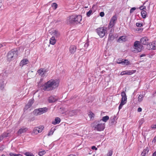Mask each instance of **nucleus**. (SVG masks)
I'll list each match as a JSON object with an SVG mask.
<instances>
[{"mask_svg":"<svg viewBox=\"0 0 156 156\" xmlns=\"http://www.w3.org/2000/svg\"><path fill=\"white\" fill-rule=\"evenodd\" d=\"M58 80L51 79L41 86V89L44 91H50L54 89L59 85Z\"/></svg>","mask_w":156,"mask_h":156,"instance_id":"f257e3e1","label":"nucleus"},{"mask_svg":"<svg viewBox=\"0 0 156 156\" xmlns=\"http://www.w3.org/2000/svg\"><path fill=\"white\" fill-rule=\"evenodd\" d=\"M82 20V16L80 15H74L69 17L66 21L68 24H75L80 23Z\"/></svg>","mask_w":156,"mask_h":156,"instance_id":"f03ea898","label":"nucleus"},{"mask_svg":"<svg viewBox=\"0 0 156 156\" xmlns=\"http://www.w3.org/2000/svg\"><path fill=\"white\" fill-rule=\"evenodd\" d=\"M18 51L16 49H12L9 51L7 55V60L10 61L12 59L16 58L18 56Z\"/></svg>","mask_w":156,"mask_h":156,"instance_id":"7ed1b4c3","label":"nucleus"},{"mask_svg":"<svg viewBox=\"0 0 156 156\" xmlns=\"http://www.w3.org/2000/svg\"><path fill=\"white\" fill-rule=\"evenodd\" d=\"M100 121H95L94 122V130H96L98 131H101L104 130L105 128V123H98Z\"/></svg>","mask_w":156,"mask_h":156,"instance_id":"20e7f679","label":"nucleus"},{"mask_svg":"<svg viewBox=\"0 0 156 156\" xmlns=\"http://www.w3.org/2000/svg\"><path fill=\"white\" fill-rule=\"evenodd\" d=\"M97 33L100 37H103L107 33V28L105 27H99L96 30Z\"/></svg>","mask_w":156,"mask_h":156,"instance_id":"39448f33","label":"nucleus"},{"mask_svg":"<svg viewBox=\"0 0 156 156\" xmlns=\"http://www.w3.org/2000/svg\"><path fill=\"white\" fill-rule=\"evenodd\" d=\"M140 42L143 45H147V48H148V45L150 46L151 44L152 45V43L150 42L148 38L147 37H144L140 39Z\"/></svg>","mask_w":156,"mask_h":156,"instance_id":"423d86ee","label":"nucleus"},{"mask_svg":"<svg viewBox=\"0 0 156 156\" xmlns=\"http://www.w3.org/2000/svg\"><path fill=\"white\" fill-rule=\"evenodd\" d=\"M117 19V17L116 15L113 16L111 18L108 26L109 28H112L115 25L116 23Z\"/></svg>","mask_w":156,"mask_h":156,"instance_id":"0eeeda50","label":"nucleus"},{"mask_svg":"<svg viewBox=\"0 0 156 156\" xmlns=\"http://www.w3.org/2000/svg\"><path fill=\"white\" fill-rule=\"evenodd\" d=\"M139 42V41H136L134 44V48L136 50L137 52H140L143 47L142 45L140 44Z\"/></svg>","mask_w":156,"mask_h":156,"instance_id":"6e6552de","label":"nucleus"},{"mask_svg":"<svg viewBox=\"0 0 156 156\" xmlns=\"http://www.w3.org/2000/svg\"><path fill=\"white\" fill-rule=\"evenodd\" d=\"M44 128V127L42 126L35 127L33 130L32 133L37 134L39 133H41L43 130Z\"/></svg>","mask_w":156,"mask_h":156,"instance_id":"1a4fd4ad","label":"nucleus"},{"mask_svg":"<svg viewBox=\"0 0 156 156\" xmlns=\"http://www.w3.org/2000/svg\"><path fill=\"white\" fill-rule=\"evenodd\" d=\"M136 71L135 70L124 71L120 73V75H131L135 73Z\"/></svg>","mask_w":156,"mask_h":156,"instance_id":"9d476101","label":"nucleus"},{"mask_svg":"<svg viewBox=\"0 0 156 156\" xmlns=\"http://www.w3.org/2000/svg\"><path fill=\"white\" fill-rule=\"evenodd\" d=\"M55 97L51 96L48 99V101L49 103H53L57 100V99L55 98Z\"/></svg>","mask_w":156,"mask_h":156,"instance_id":"9b49d317","label":"nucleus"},{"mask_svg":"<svg viewBox=\"0 0 156 156\" xmlns=\"http://www.w3.org/2000/svg\"><path fill=\"white\" fill-rule=\"evenodd\" d=\"M51 34L52 35V36H55V38L56 39L58 38L60 36L59 33L56 30H54Z\"/></svg>","mask_w":156,"mask_h":156,"instance_id":"f8f14e48","label":"nucleus"},{"mask_svg":"<svg viewBox=\"0 0 156 156\" xmlns=\"http://www.w3.org/2000/svg\"><path fill=\"white\" fill-rule=\"evenodd\" d=\"M4 82L3 78L0 79V90H2L4 88L5 84Z\"/></svg>","mask_w":156,"mask_h":156,"instance_id":"ddd939ff","label":"nucleus"},{"mask_svg":"<svg viewBox=\"0 0 156 156\" xmlns=\"http://www.w3.org/2000/svg\"><path fill=\"white\" fill-rule=\"evenodd\" d=\"M126 37L125 36H120L118 40V42H123L126 41Z\"/></svg>","mask_w":156,"mask_h":156,"instance_id":"4468645a","label":"nucleus"},{"mask_svg":"<svg viewBox=\"0 0 156 156\" xmlns=\"http://www.w3.org/2000/svg\"><path fill=\"white\" fill-rule=\"evenodd\" d=\"M29 62L28 60L27 59H23L22 60L20 63V66L23 67L24 65H26Z\"/></svg>","mask_w":156,"mask_h":156,"instance_id":"2eb2a0df","label":"nucleus"},{"mask_svg":"<svg viewBox=\"0 0 156 156\" xmlns=\"http://www.w3.org/2000/svg\"><path fill=\"white\" fill-rule=\"evenodd\" d=\"M40 115L48 112L47 108L44 107L41 108H39Z\"/></svg>","mask_w":156,"mask_h":156,"instance_id":"dca6fc26","label":"nucleus"},{"mask_svg":"<svg viewBox=\"0 0 156 156\" xmlns=\"http://www.w3.org/2000/svg\"><path fill=\"white\" fill-rule=\"evenodd\" d=\"M28 129L27 128H23L20 129L17 132V133L18 134H20L22 133L26 132Z\"/></svg>","mask_w":156,"mask_h":156,"instance_id":"f3484780","label":"nucleus"},{"mask_svg":"<svg viewBox=\"0 0 156 156\" xmlns=\"http://www.w3.org/2000/svg\"><path fill=\"white\" fill-rule=\"evenodd\" d=\"M76 47L74 45L71 46L69 48V51L71 54H73L76 51Z\"/></svg>","mask_w":156,"mask_h":156,"instance_id":"a211bd4d","label":"nucleus"},{"mask_svg":"<svg viewBox=\"0 0 156 156\" xmlns=\"http://www.w3.org/2000/svg\"><path fill=\"white\" fill-rule=\"evenodd\" d=\"M61 121V119L58 117L55 118V120L52 122V124L54 125H56L59 124Z\"/></svg>","mask_w":156,"mask_h":156,"instance_id":"6ab92c4d","label":"nucleus"},{"mask_svg":"<svg viewBox=\"0 0 156 156\" xmlns=\"http://www.w3.org/2000/svg\"><path fill=\"white\" fill-rule=\"evenodd\" d=\"M122 65L123 66H127L130 64V62L128 60V59H123L122 61Z\"/></svg>","mask_w":156,"mask_h":156,"instance_id":"aec40b11","label":"nucleus"},{"mask_svg":"<svg viewBox=\"0 0 156 156\" xmlns=\"http://www.w3.org/2000/svg\"><path fill=\"white\" fill-rule=\"evenodd\" d=\"M56 42V39L55 38V36H52L50 39V43L52 45L54 44Z\"/></svg>","mask_w":156,"mask_h":156,"instance_id":"412c9836","label":"nucleus"},{"mask_svg":"<svg viewBox=\"0 0 156 156\" xmlns=\"http://www.w3.org/2000/svg\"><path fill=\"white\" fill-rule=\"evenodd\" d=\"M34 103V99L30 100L28 103L26 105V107L27 108L30 107Z\"/></svg>","mask_w":156,"mask_h":156,"instance_id":"4be33fe9","label":"nucleus"},{"mask_svg":"<svg viewBox=\"0 0 156 156\" xmlns=\"http://www.w3.org/2000/svg\"><path fill=\"white\" fill-rule=\"evenodd\" d=\"M46 72V71L45 70L44 71V69H40L37 71L38 73L41 76H42L43 75H44Z\"/></svg>","mask_w":156,"mask_h":156,"instance_id":"5701e85b","label":"nucleus"},{"mask_svg":"<svg viewBox=\"0 0 156 156\" xmlns=\"http://www.w3.org/2000/svg\"><path fill=\"white\" fill-rule=\"evenodd\" d=\"M33 113L35 115L37 116L40 115L39 108L34 109L33 112Z\"/></svg>","mask_w":156,"mask_h":156,"instance_id":"b1692460","label":"nucleus"},{"mask_svg":"<svg viewBox=\"0 0 156 156\" xmlns=\"http://www.w3.org/2000/svg\"><path fill=\"white\" fill-rule=\"evenodd\" d=\"M141 14L143 18L145 19L146 17L147 13L146 11L144 10L141 11Z\"/></svg>","mask_w":156,"mask_h":156,"instance_id":"393cba45","label":"nucleus"},{"mask_svg":"<svg viewBox=\"0 0 156 156\" xmlns=\"http://www.w3.org/2000/svg\"><path fill=\"white\" fill-rule=\"evenodd\" d=\"M77 114L76 110H73L69 112V115L71 116H73L74 115H76Z\"/></svg>","mask_w":156,"mask_h":156,"instance_id":"a878e982","label":"nucleus"},{"mask_svg":"<svg viewBox=\"0 0 156 156\" xmlns=\"http://www.w3.org/2000/svg\"><path fill=\"white\" fill-rule=\"evenodd\" d=\"M109 119V117L108 115L105 116L103 117L102 119H101L100 121H101L102 120L104 122H106L108 119Z\"/></svg>","mask_w":156,"mask_h":156,"instance_id":"bb28decb","label":"nucleus"},{"mask_svg":"<svg viewBox=\"0 0 156 156\" xmlns=\"http://www.w3.org/2000/svg\"><path fill=\"white\" fill-rule=\"evenodd\" d=\"M121 96L122 97V99H123L124 101L126 100H127V97L126 93L124 92L123 91L121 93Z\"/></svg>","mask_w":156,"mask_h":156,"instance_id":"cd10ccee","label":"nucleus"},{"mask_svg":"<svg viewBox=\"0 0 156 156\" xmlns=\"http://www.w3.org/2000/svg\"><path fill=\"white\" fill-rule=\"evenodd\" d=\"M88 115L90 119H91L92 118H94V115L93 113L91 111H90L89 112Z\"/></svg>","mask_w":156,"mask_h":156,"instance_id":"c85d7f7f","label":"nucleus"},{"mask_svg":"<svg viewBox=\"0 0 156 156\" xmlns=\"http://www.w3.org/2000/svg\"><path fill=\"white\" fill-rule=\"evenodd\" d=\"M9 156H22L20 154H16L13 153L11 152L9 154Z\"/></svg>","mask_w":156,"mask_h":156,"instance_id":"c756f323","label":"nucleus"},{"mask_svg":"<svg viewBox=\"0 0 156 156\" xmlns=\"http://www.w3.org/2000/svg\"><path fill=\"white\" fill-rule=\"evenodd\" d=\"M9 133H6L4 132L3 133H2V135L3 136L4 138H6L7 137H9Z\"/></svg>","mask_w":156,"mask_h":156,"instance_id":"7c9ffc66","label":"nucleus"},{"mask_svg":"<svg viewBox=\"0 0 156 156\" xmlns=\"http://www.w3.org/2000/svg\"><path fill=\"white\" fill-rule=\"evenodd\" d=\"M143 95L142 94L140 95L138 97V101L140 102L142 101L143 100Z\"/></svg>","mask_w":156,"mask_h":156,"instance_id":"2f4dec72","label":"nucleus"},{"mask_svg":"<svg viewBox=\"0 0 156 156\" xmlns=\"http://www.w3.org/2000/svg\"><path fill=\"white\" fill-rule=\"evenodd\" d=\"M45 153L46 152L45 151H40L38 153V155L40 156H42L45 154Z\"/></svg>","mask_w":156,"mask_h":156,"instance_id":"473e14b6","label":"nucleus"},{"mask_svg":"<svg viewBox=\"0 0 156 156\" xmlns=\"http://www.w3.org/2000/svg\"><path fill=\"white\" fill-rule=\"evenodd\" d=\"M115 118L116 117L115 116H114V117L112 119L111 118L109 121V122L112 124H113V123H114L115 121Z\"/></svg>","mask_w":156,"mask_h":156,"instance_id":"72a5a7b5","label":"nucleus"},{"mask_svg":"<svg viewBox=\"0 0 156 156\" xmlns=\"http://www.w3.org/2000/svg\"><path fill=\"white\" fill-rule=\"evenodd\" d=\"M52 6L54 9H55L57 7L58 5L56 3H53L52 5Z\"/></svg>","mask_w":156,"mask_h":156,"instance_id":"f704fd0d","label":"nucleus"},{"mask_svg":"<svg viewBox=\"0 0 156 156\" xmlns=\"http://www.w3.org/2000/svg\"><path fill=\"white\" fill-rule=\"evenodd\" d=\"M149 151V148L148 147H147L143 150V151H144V152L147 154L148 153Z\"/></svg>","mask_w":156,"mask_h":156,"instance_id":"c9c22d12","label":"nucleus"},{"mask_svg":"<svg viewBox=\"0 0 156 156\" xmlns=\"http://www.w3.org/2000/svg\"><path fill=\"white\" fill-rule=\"evenodd\" d=\"M123 59L122 58H119L116 61V63L119 64H122V61Z\"/></svg>","mask_w":156,"mask_h":156,"instance_id":"e433bc0d","label":"nucleus"},{"mask_svg":"<svg viewBox=\"0 0 156 156\" xmlns=\"http://www.w3.org/2000/svg\"><path fill=\"white\" fill-rule=\"evenodd\" d=\"M92 12L91 10H89L88 12H87L86 15L87 16L89 17Z\"/></svg>","mask_w":156,"mask_h":156,"instance_id":"4c0bfd02","label":"nucleus"},{"mask_svg":"<svg viewBox=\"0 0 156 156\" xmlns=\"http://www.w3.org/2000/svg\"><path fill=\"white\" fill-rule=\"evenodd\" d=\"M114 38V36L113 35H112L111 36H110V34L109 35V37L108 38V39L109 40L112 41L113 40Z\"/></svg>","mask_w":156,"mask_h":156,"instance_id":"58836bf2","label":"nucleus"},{"mask_svg":"<svg viewBox=\"0 0 156 156\" xmlns=\"http://www.w3.org/2000/svg\"><path fill=\"white\" fill-rule=\"evenodd\" d=\"M150 46V47L149 48H148L149 49H152L153 50H154L155 49L154 48L155 47V46L153 44H152V45H151V44L150 46Z\"/></svg>","mask_w":156,"mask_h":156,"instance_id":"ea45409f","label":"nucleus"},{"mask_svg":"<svg viewBox=\"0 0 156 156\" xmlns=\"http://www.w3.org/2000/svg\"><path fill=\"white\" fill-rule=\"evenodd\" d=\"M126 101H127V100H126L125 101H124L123 100V99H122L121 100V102L120 103L121 104L124 105L126 103Z\"/></svg>","mask_w":156,"mask_h":156,"instance_id":"a19ab883","label":"nucleus"},{"mask_svg":"<svg viewBox=\"0 0 156 156\" xmlns=\"http://www.w3.org/2000/svg\"><path fill=\"white\" fill-rule=\"evenodd\" d=\"M53 133H54V131L52 130L51 129L48 134V135L49 136L51 135H52L53 134Z\"/></svg>","mask_w":156,"mask_h":156,"instance_id":"79ce46f5","label":"nucleus"},{"mask_svg":"<svg viewBox=\"0 0 156 156\" xmlns=\"http://www.w3.org/2000/svg\"><path fill=\"white\" fill-rule=\"evenodd\" d=\"M136 9V8L135 7H133L130 10V13H133L134 11Z\"/></svg>","mask_w":156,"mask_h":156,"instance_id":"37998d69","label":"nucleus"},{"mask_svg":"<svg viewBox=\"0 0 156 156\" xmlns=\"http://www.w3.org/2000/svg\"><path fill=\"white\" fill-rule=\"evenodd\" d=\"M112 154V152L111 151H110L107 154V156H111Z\"/></svg>","mask_w":156,"mask_h":156,"instance_id":"c03bdc74","label":"nucleus"},{"mask_svg":"<svg viewBox=\"0 0 156 156\" xmlns=\"http://www.w3.org/2000/svg\"><path fill=\"white\" fill-rule=\"evenodd\" d=\"M136 25L137 27H141L143 26V25L142 23H136Z\"/></svg>","mask_w":156,"mask_h":156,"instance_id":"a18cd8bd","label":"nucleus"},{"mask_svg":"<svg viewBox=\"0 0 156 156\" xmlns=\"http://www.w3.org/2000/svg\"><path fill=\"white\" fill-rule=\"evenodd\" d=\"M139 9L140 10L143 11L144 10H143L146 9V7L145 6H141L140 7Z\"/></svg>","mask_w":156,"mask_h":156,"instance_id":"49530a36","label":"nucleus"},{"mask_svg":"<svg viewBox=\"0 0 156 156\" xmlns=\"http://www.w3.org/2000/svg\"><path fill=\"white\" fill-rule=\"evenodd\" d=\"M105 13L103 12H101L100 13V16L101 17H103L104 16Z\"/></svg>","mask_w":156,"mask_h":156,"instance_id":"de8ad7c7","label":"nucleus"},{"mask_svg":"<svg viewBox=\"0 0 156 156\" xmlns=\"http://www.w3.org/2000/svg\"><path fill=\"white\" fill-rule=\"evenodd\" d=\"M152 129H156V124H155L152 125L151 126Z\"/></svg>","mask_w":156,"mask_h":156,"instance_id":"09e8293b","label":"nucleus"},{"mask_svg":"<svg viewBox=\"0 0 156 156\" xmlns=\"http://www.w3.org/2000/svg\"><path fill=\"white\" fill-rule=\"evenodd\" d=\"M89 45V42L87 41L84 44V47L86 48H87Z\"/></svg>","mask_w":156,"mask_h":156,"instance_id":"8fccbe9b","label":"nucleus"},{"mask_svg":"<svg viewBox=\"0 0 156 156\" xmlns=\"http://www.w3.org/2000/svg\"><path fill=\"white\" fill-rule=\"evenodd\" d=\"M123 105H124L120 103V104L119 106V110L122 108V107Z\"/></svg>","mask_w":156,"mask_h":156,"instance_id":"3c124183","label":"nucleus"},{"mask_svg":"<svg viewBox=\"0 0 156 156\" xmlns=\"http://www.w3.org/2000/svg\"><path fill=\"white\" fill-rule=\"evenodd\" d=\"M136 30L138 31H140V32H142L143 30V28H138L136 29Z\"/></svg>","mask_w":156,"mask_h":156,"instance_id":"603ef678","label":"nucleus"},{"mask_svg":"<svg viewBox=\"0 0 156 156\" xmlns=\"http://www.w3.org/2000/svg\"><path fill=\"white\" fill-rule=\"evenodd\" d=\"M91 149L92 150H97V148H96L95 146H93L91 147Z\"/></svg>","mask_w":156,"mask_h":156,"instance_id":"864d4df0","label":"nucleus"},{"mask_svg":"<svg viewBox=\"0 0 156 156\" xmlns=\"http://www.w3.org/2000/svg\"><path fill=\"white\" fill-rule=\"evenodd\" d=\"M146 154L144 151H143L141 154V155L142 156H145Z\"/></svg>","mask_w":156,"mask_h":156,"instance_id":"5fc2aeb1","label":"nucleus"},{"mask_svg":"<svg viewBox=\"0 0 156 156\" xmlns=\"http://www.w3.org/2000/svg\"><path fill=\"white\" fill-rule=\"evenodd\" d=\"M142 109L141 108L139 107V108H138V109H137V111L138 112H140L142 111Z\"/></svg>","mask_w":156,"mask_h":156,"instance_id":"6e6d98bb","label":"nucleus"},{"mask_svg":"<svg viewBox=\"0 0 156 156\" xmlns=\"http://www.w3.org/2000/svg\"><path fill=\"white\" fill-rule=\"evenodd\" d=\"M34 119H35V118H34V117L30 118L29 120L30 121H34Z\"/></svg>","mask_w":156,"mask_h":156,"instance_id":"4d7b16f0","label":"nucleus"},{"mask_svg":"<svg viewBox=\"0 0 156 156\" xmlns=\"http://www.w3.org/2000/svg\"><path fill=\"white\" fill-rule=\"evenodd\" d=\"M4 138L2 134L0 136V140H1V141L3 140Z\"/></svg>","mask_w":156,"mask_h":156,"instance_id":"13d9d810","label":"nucleus"},{"mask_svg":"<svg viewBox=\"0 0 156 156\" xmlns=\"http://www.w3.org/2000/svg\"><path fill=\"white\" fill-rule=\"evenodd\" d=\"M4 149L3 146L0 147V151H2Z\"/></svg>","mask_w":156,"mask_h":156,"instance_id":"bf43d9fd","label":"nucleus"},{"mask_svg":"<svg viewBox=\"0 0 156 156\" xmlns=\"http://www.w3.org/2000/svg\"><path fill=\"white\" fill-rule=\"evenodd\" d=\"M25 154L27 156H29L30 155H31V154H30L29 153V152H26V153Z\"/></svg>","mask_w":156,"mask_h":156,"instance_id":"052dcab7","label":"nucleus"},{"mask_svg":"<svg viewBox=\"0 0 156 156\" xmlns=\"http://www.w3.org/2000/svg\"><path fill=\"white\" fill-rule=\"evenodd\" d=\"M4 45H5L4 44H0V48H1V47H3Z\"/></svg>","mask_w":156,"mask_h":156,"instance_id":"680f3d73","label":"nucleus"},{"mask_svg":"<svg viewBox=\"0 0 156 156\" xmlns=\"http://www.w3.org/2000/svg\"><path fill=\"white\" fill-rule=\"evenodd\" d=\"M152 156H156V151L154 152L152 154Z\"/></svg>","mask_w":156,"mask_h":156,"instance_id":"e2e57ef3","label":"nucleus"},{"mask_svg":"<svg viewBox=\"0 0 156 156\" xmlns=\"http://www.w3.org/2000/svg\"><path fill=\"white\" fill-rule=\"evenodd\" d=\"M145 56V54H142L140 56V57H143L144 56Z\"/></svg>","mask_w":156,"mask_h":156,"instance_id":"0e129e2a","label":"nucleus"},{"mask_svg":"<svg viewBox=\"0 0 156 156\" xmlns=\"http://www.w3.org/2000/svg\"><path fill=\"white\" fill-rule=\"evenodd\" d=\"M2 2L1 0H0V8H1L2 5Z\"/></svg>","mask_w":156,"mask_h":156,"instance_id":"69168bd1","label":"nucleus"},{"mask_svg":"<svg viewBox=\"0 0 156 156\" xmlns=\"http://www.w3.org/2000/svg\"><path fill=\"white\" fill-rule=\"evenodd\" d=\"M68 156H75L73 154H70Z\"/></svg>","mask_w":156,"mask_h":156,"instance_id":"338daca9","label":"nucleus"},{"mask_svg":"<svg viewBox=\"0 0 156 156\" xmlns=\"http://www.w3.org/2000/svg\"><path fill=\"white\" fill-rule=\"evenodd\" d=\"M29 156H34L33 154H31V155H30Z\"/></svg>","mask_w":156,"mask_h":156,"instance_id":"774afa93","label":"nucleus"}]
</instances>
